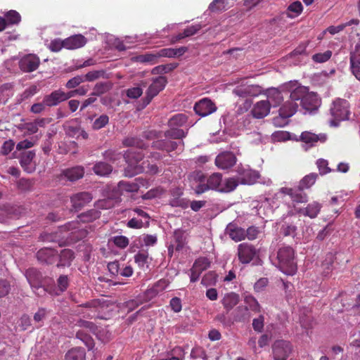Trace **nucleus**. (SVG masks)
Listing matches in <instances>:
<instances>
[{"instance_id":"nucleus-1","label":"nucleus","mask_w":360,"mask_h":360,"mask_svg":"<svg viewBox=\"0 0 360 360\" xmlns=\"http://www.w3.org/2000/svg\"><path fill=\"white\" fill-rule=\"evenodd\" d=\"M143 155L139 152H129L126 158L128 161V165L124 170V174L127 177H133L135 175L146 172L155 174L158 172V167L156 165H150L148 161H143L141 164L139 162L143 160Z\"/></svg>"},{"instance_id":"nucleus-2","label":"nucleus","mask_w":360,"mask_h":360,"mask_svg":"<svg viewBox=\"0 0 360 360\" xmlns=\"http://www.w3.org/2000/svg\"><path fill=\"white\" fill-rule=\"evenodd\" d=\"M278 266L284 274L293 275L297 271L295 251L290 246H284L277 252Z\"/></svg>"},{"instance_id":"nucleus-3","label":"nucleus","mask_w":360,"mask_h":360,"mask_svg":"<svg viewBox=\"0 0 360 360\" xmlns=\"http://www.w3.org/2000/svg\"><path fill=\"white\" fill-rule=\"evenodd\" d=\"M330 112L333 117L330 124L337 127L340 122L349 119L350 115L349 103L345 99L338 98L333 102Z\"/></svg>"},{"instance_id":"nucleus-4","label":"nucleus","mask_w":360,"mask_h":360,"mask_svg":"<svg viewBox=\"0 0 360 360\" xmlns=\"http://www.w3.org/2000/svg\"><path fill=\"white\" fill-rule=\"evenodd\" d=\"M237 255L241 264H247L259 257V250L250 243H242L238 245Z\"/></svg>"},{"instance_id":"nucleus-5","label":"nucleus","mask_w":360,"mask_h":360,"mask_svg":"<svg viewBox=\"0 0 360 360\" xmlns=\"http://www.w3.org/2000/svg\"><path fill=\"white\" fill-rule=\"evenodd\" d=\"M237 177L240 184L252 185L255 184L260 177L259 173L250 169L249 167L238 166L237 167Z\"/></svg>"},{"instance_id":"nucleus-6","label":"nucleus","mask_w":360,"mask_h":360,"mask_svg":"<svg viewBox=\"0 0 360 360\" xmlns=\"http://www.w3.org/2000/svg\"><path fill=\"white\" fill-rule=\"evenodd\" d=\"M274 360H286L292 352L290 342L284 340L275 341L272 346Z\"/></svg>"},{"instance_id":"nucleus-7","label":"nucleus","mask_w":360,"mask_h":360,"mask_svg":"<svg viewBox=\"0 0 360 360\" xmlns=\"http://www.w3.org/2000/svg\"><path fill=\"white\" fill-rule=\"evenodd\" d=\"M304 191L300 189V186L294 188L282 187L279 189V193L289 195L292 203H294V206L296 203H304L308 201V196Z\"/></svg>"},{"instance_id":"nucleus-8","label":"nucleus","mask_w":360,"mask_h":360,"mask_svg":"<svg viewBox=\"0 0 360 360\" xmlns=\"http://www.w3.org/2000/svg\"><path fill=\"white\" fill-rule=\"evenodd\" d=\"M93 200V196L89 192H79L70 197L72 210L78 212L87 205Z\"/></svg>"},{"instance_id":"nucleus-9","label":"nucleus","mask_w":360,"mask_h":360,"mask_svg":"<svg viewBox=\"0 0 360 360\" xmlns=\"http://www.w3.org/2000/svg\"><path fill=\"white\" fill-rule=\"evenodd\" d=\"M167 82L166 77L163 76H159L153 81L146 91L145 98L146 105L149 104L152 99L165 88Z\"/></svg>"},{"instance_id":"nucleus-10","label":"nucleus","mask_w":360,"mask_h":360,"mask_svg":"<svg viewBox=\"0 0 360 360\" xmlns=\"http://www.w3.org/2000/svg\"><path fill=\"white\" fill-rule=\"evenodd\" d=\"M297 108V103L290 102V101H286L279 109V117L274 119V124L282 126L283 124L279 123V120L282 119L283 120V124H285L287 122L286 120L296 112Z\"/></svg>"},{"instance_id":"nucleus-11","label":"nucleus","mask_w":360,"mask_h":360,"mask_svg":"<svg viewBox=\"0 0 360 360\" xmlns=\"http://www.w3.org/2000/svg\"><path fill=\"white\" fill-rule=\"evenodd\" d=\"M237 158L233 153L225 151L219 153L215 158L216 166L221 169L232 167L236 162Z\"/></svg>"},{"instance_id":"nucleus-12","label":"nucleus","mask_w":360,"mask_h":360,"mask_svg":"<svg viewBox=\"0 0 360 360\" xmlns=\"http://www.w3.org/2000/svg\"><path fill=\"white\" fill-rule=\"evenodd\" d=\"M194 110L198 115L205 117L215 112L217 106L210 99L205 98L195 104Z\"/></svg>"},{"instance_id":"nucleus-13","label":"nucleus","mask_w":360,"mask_h":360,"mask_svg":"<svg viewBox=\"0 0 360 360\" xmlns=\"http://www.w3.org/2000/svg\"><path fill=\"white\" fill-rule=\"evenodd\" d=\"M39 63L40 60L38 56L34 54H27L20 59L19 66L23 72H31L38 68Z\"/></svg>"},{"instance_id":"nucleus-14","label":"nucleus","mask_w":360,"mask_h":360,"mask_svg":"<svg viewBox=\"0 0 360 360\" xmlns=\"http://www.w3.org/2000/svg\"><path fill=\"white\" fill-rule=\"evenodd\" d=\"M36 257L37 260L42 264H52L58 258V252L52 248H44L37 252Z\"/></svg>"},{"instance_id":"nucleus-15","label":"nucleus","mask_w":360,"mask_h":360,"mask_svg":"<svg viewBox=\"0 0 360 360\" xmlns=\"http://www.w3.org/2000/svg\"><path fill=\"white\" fill-rule=\"evenodd\" d=\"M350 69L353 75L360 82V44L355 46V50L351 52Z\"/></svg>"},{"instance_id":"nucleus-16","label":"nucleus","mask_w":360,"mask_h":360,"mask_svg":"<svg viewBox=\"0 0 360 360\" xmlns=\"http://www.w3.org/2000/svg\"><path fill=\"white\" fill-rule=\"evenodd\" d=\"M179 143L181 144L184 147V142L183 141L177 143L176 141L166 140V139H160L155 141H153L152 143V147L161 150H165L168 153L172 152L177 149Z\"/></svg>"},{"instance_id":"nucleus-17","label":"nucleus","mask_w":360,"mask_h":360,"mask_svg":"<svg viewBox=\"0 0 360 360\" xmlns=\"http://www.w3.org/2000/svg\"><path fill=\"white\" fill-rule=\"evenodd\" d=\"M87 39L82 34H74L64 39L65 48L67 49H77L83 47Z\"/></svg>"},{"instance_id":"nucleus-18","label":"nucleus","mask_w":360,"mask_h":360,"mask_svg":"<svg viewBox=\"0 0 360 360\" xmlns=\"http://www.w3.org/2000/svg\"><path fill=\"white\" fill-rule=\"evenodd\" d=\"M25 276L32 288L38 289L41 286L43 276L41 273L37 269H28L25 272Z\"/></svg>"},{"instance_id":"nucleus-19","label":"nucleus","mask_w":360,"mask_h":360,"mask_svg":"<svg viewBox=\"0 0 360 360\" xmlns=\"http://www.w3.org/2000/svg\"><path fill=\"white\" fill-rule=\"evenodd\" d=\"M141 181V179L140 178L136 179L134 182L120 181L117 184L118 191L121 195L129 193H137L140 188L138 182Z\"/></svg>"},{"instance_id":"nucleus-20","label":"nucleus","mask_w":360,"mask_h":360,"mask_svg":"<svg viewBox=\"0 0 360 360\" xmlns=\"http://www.w3.org/2000/svg\"><path fill=\"white\" fill-rule=\"evenodd\" d=\"M226 233L236 242L245 238V230L236 224L230 223L226 229Z\"/></svg>"},{"instance_id":"nucleus-21","label":"nucleus","mask_w":360,"mask_h":360,"mask_svg":"<svg viewBox=\"0 0 360 360\" xmlns=\"http://www.w3.org/2000/svg\"><path fill=\"white\" fill-rule=\"evenodd\" d=\"M270 111V104L269 101H260L255 104L252 109V116L257 119L266 117Z\"/></svg>"},{"instance_id":"nucleus-22","label":"nucleus","mask_w":360,"mask_h":360,"mask_svg":"<svg viewBox=\"0 0 360 360\" xmlns=\"http://www.w3.org/2000/svg\"><path fill=\"white\" fill-rule=\"evenodd\" d=\"M84 169L82 166H76L63 170L61 176L70 181H75L84 176Z\"/></svg>"},{"instance_id":"nucleus-23","label":"nucleus","mask_w":360,"mask_h":360,"mask_svg":"<svg viewBox=\"0 0 360 360\" xmlns=\"http://www.w3.org/2000/svg\"><path fill=\"white\" fill-rule=\"evenodd\" d=\"M294 207L297 213L302 214L304 216L310 217L311 219H314L316 217L320 212L321 205L317 202H313L308 204V205L304 209L297 208L295 205H294Z\"/></svg>"},{"instance_id":"nucleus-24","label":"nucleus","mask_w":360,"mask_h":360,"mask_svg":"<svg viewBox=\"0 0 360 360\" xmlns=\"http://www.w3.org/2000/svg\"><path fill=\"white\" fill-rule=\"evenodd\" d=\"M44 98L45 104L49 108L56 106L64 102L61 89L54 90L51 94L45 95Z\"/></svg>"},{"instance_id":"nucleus-25","label":"nucleus","mask_w":360,"mask_h":360,"mask_svg":"<svg viewBox=\"0 0 360 360\" xmlns=\"http://www.w3.org/2000/svg\"><path fill=\"white\" fill-rule=\"evenodd\" d=\"M280 224L281 232L284 236H295L297 226L292 220H287L286 217H282Z\"/></svg>"},{"instance_id":"nucleus-26","label":"nucleus","mask_w":360,"mask_h":360,"mask_svg":"<svg viewBox=\"0 0 360 360\" xmlns=\"http://www.w3.org/2000/svg\"><path fill=\"white\" fill-rule=\"evenodd\" d=\"M299 322L301 327L306 330V333L309 335V330L312 329L314 318L311 312L308 310H304L300 314Z\"/></svg>"},{"instance_id":"nucleus-27","label":"nucleus","mask_w":360,"mask_h":360,"mask_svg":"<svg viewBox=\"0 0 360 360\" xmlns=\"http://www.w3.org/2000/svg\"><path fill=\"white\" fill-rule=\"evenodd\" d=\"M188 49L186 46H181L178 49H172V48H165L162 49L158 51V54L160 58L161 57H167V58H174L179 57L184 55Z\"/></svg>"},{"instance_id":"nucleus-28","label":"nucleus","mask_w":360,"mask_h":360,"mask_svg":"<svg viewBox=\"0 0 360 360\" xmlns=\"http://www.w3.org/2000/svg\"><path fill=\"white\" fill-rule=\"evenodd\" d=\"M75 258L74 252L70 249L63 250L59 255V262L57 267L70 266Z\"/></svg>"},{"instance_id":"nucleus-29","label":"nucleus","mask_w":360,"mask_h":360,"mask_svg":"<svg viewBox=\"0 0 360 360\" xmlns=\"http://www.w3.org/2000/svg\"><path fill=\"white\" fill-rule=\"evenodd\" d=\"M283 100V96L279 90L276 89H272L268 91L267 100L269 102L270 108L278 106Z\"/></svg>"},{"instance_id":"nucleus-30","label":"nucleus","mask_w":360,"mask_h":360,"mask_svg":"<svg viewBox=\"0 0 360 360\" xmlns=\"http://www.w3.org/2000/svg\"><path fill=\"white\" fill-rule=\"evenodd\" d=\"M319 103V100L317 96L314 94L307 93V94L304 97L302 102L300 105L307 110H313L317 106Z\"/></svg>"},{"instance_id":"nucleus-31","label":"nucleus","mask_w":360,"mask_h":360,"mask_svg":"<svg viewBox=\"0 0 360 360\" xmlns=\"http://www.w3.org/2000/svg\"><path fill=\"white\" fill-rule=\"evenodd\" d=\"M94 172L101 176L109 175L112 172V167L105 162H97L93 167Z\"/></svg>"},{"instance_id":"nucleus-32","label":"nucleus","mask_w":360,"mask_h":360,"mask_svg":"<svg viewBox=\"0 0 360 360\" xmlns=\"http://www.w3.org/2000/svg\"><path fill=\"white\" fill-rule=\"evenodd\" d=\"M65 360H85L86 352L82 347H74L65 354Z\"/></svg>"},{"instance_id":"nucleus-33","label":"nucleus","mask_w":360,"mask_h":360,"mask_svg":"<svg viewBox=\"0 0 360 360\" xmlns=\"http://www.w3.org/2000/svg\"><path fill=\"white\" fill-rule=\"evenodd\" d=\"M174 238L176 243V250L180 251L186 244L187 234L186 231L176 229L174 232Z\"/></svg>"},{"instance_id":"nucleus-34","label":"nucleus","mask_w":360,"mask_h":360,"mask_svg":"<svg viewBox=\"0 0 360 360\" xmlns=\"http://www.w3.org/2000/svg\"><path fill=\"white\" fill-rule=\"evenodd\" d=\"M308 91L306 87L302 86H297L290 93V101L297 103V101H300V104H301L304 97H305Z\"/></svg>"},{"instance_id":"nucleus-35","label":"nucleus","mask_w":360,"mask_h":360,"mask_svg":"<svg viewBox=\"0 0 360 360\" xmlns=\"http://www.w3.org/2000/svg\"><path fill=\"white\" fill-rule=\"evenodd\" d=\"M250 317L249 309L247 306H239L234 311V321L236 322H245Z\"/></svg>"},{"instance_id":"nucleus-36","label":"nucleus","mask_w":360,"mask_h":360,"mask_svg":"<svg viewBox=\"0 0 360 360\" xmlns=\"http://www.w3.org/2000/svg\"><path fill=\"white\" fill-rule=\"evenodd\" d=\"M101 217V212L96 209H91L80 214L78 217L83 223L91 222Z\"/></svg>"},{"instance_id":"nucleus-37","label":"nucleus","mask_w":360,"mask_h":360,"mask_svg":"<svg viewBox=\"0 0 360 360\" xmlns=\"http://www.w3.org/2000/svg\"><path fill=\"white\" fill-rule=\"evenodd\" d=\"M169 129L164 132V136L166 138L172 139H183L187 135V131H184L181 129L169 127Z\"/></svg>"},{"instance_id":"nucleus-38","label":"nucleus","mask_w":360,"mask_h":360,"mask_svg":"<svg viewBox=\"0 0 360 360\" xmlns=\"http://www.w3.org/2000/svg\"><path fill=\"white\" fill-rule=\"evenodd\" d=\"M188 121V116L186 114L178 113L173 115L168 121L169 127L179 128L186 124Z\"/></svg>"},{"instance_id":"nucleus-39","label":"nucleus","mask_w":360,"mask_h":360,"mask_svg":"<svg viewBox=\"0 0 360 360\" xmlns=\"http://www.w3.org/2000/svg\"><path fill=\"white\" fill-rule=\"evenodd\" d=\"M229 8L227 0H213L208 6L212 13H222Z\"/></svg>"},{"instance_id":"nucleus-40","label":"nucleus","mask_w":360,"mask_h":360,"mask_svg":"<svg viewBox=\"0 0 360 360\" xmlns=\"http://www.w3.org/2000/svg\"><path fill=\"white\" fill-rule=\"evenodd\" d=\"M112 88V84L110 82H101L95 84L93 92L91 96H100L107 93Z\"/></svg>"},{"instance_id":"nucleus-41","label":"nucleus","mask_w":360,"mask_h":360,"mask_svg":"<svg viewBox=\"0 0 360 360\" xmlns=\"http://www.w3.org/2000/svg\"><path fill=\"white\" fill-rule=\"evenodd\" d=\"M317 178L318 174L316 173H310L300 181L298 186L300 189H308L315 184Z\"/></svg>"},{"instance_id":"nucleus-42","label":"nucleus","mask_w":360,"mask_h":360,"mask_svg":"<svg viewBox=\"0 0 360 360\" xmlns=\"http://www.w3.org/2000/svg\"><path fill=\"white\" fill-rule=\"evenodd\" d=\"M138 60L141 63H148L150 64H156L159 61L158 51H153L150 53H146L138 56Z\"/></svg>"},{"instance_id":"nucleus-43","label":"nucleus","mask_w":360,"mask_h":360,"mask_svg":"<svg viewBox=\"0 0 360 360\" xmlns=\"http://www.w3.org/2000/svg\"><path fill=\"white\" fill-rule=\"evenodd\" d=\"M240 184L238 177L228 178L224 180V183L221 185L219 191L221 192L229 193L233 191Z\"/></svg>"},{"instance_id":"nucleus-44","label":"nucleus","mask_w":360,"mask_h":360,"mask_svg":"<svg viewBox=\"0 0 360 360\" xmlns=\"http://www.w3.org/2000/svg\"><path fill=\"white\" fill-rule=\"evenodd\" d=\"M222 175L220 173H214L209 176L207 179V182L210 189H218L221 187Z\"/></svg>"},{"instance_id":"nucleus-45","label":"nucleus","mask_w":360,"mask_h":360,"mask_svg":"<svg viewBox=\"0 0 360 360\" xmlns=\"http://www.w3.org/2000/svg\"><path fill=\"white\" fill-rule=\"evenodd\" d=\"M222 302L224 307L230 310L239 302V296L238 294H225Z\"/></svg>"},{"instance_id":"nucleus-46","label":"nucleus","mask_w":360,"mask_h":360,"mask_svg":"<svg viewBox=\"0 0 360 360\" xmlns=\"http://www.w3.org/2000/svg\"><path fill=\"white\" fill-rule=\"evenodd\" d=\"M76 338L82 340L84 345L87 347L89 350H91L94 347V341L93 338L84 331L79 330L76 333Z\"/></svg>"},{"instance_id":"nucleus-47","label":"nucleus","mask_w":360,"mask_h":360,"mask_svg":"<svg viewBox=\"0 0 360 360\" xmlns=\"http://www.w3.org/2000/svg\"><path fill=\"white\" fill-rule=\"evenodd\" d=\"M4 18L6 20V25H18L21 21V16L18 12L15 10H11L6 13Z\"/></svg>"},{"instance_id":"nucleus-48","label":"nucleus","mask_w":360,"mask_h":360,"mask_svg":"<svg viewBox=\"0 0 360 360\" xmlns=\"http://www.w3.org/2000/svg\"><path fill=\"white\" fill-rule=\"evenodd\" d=\"M300 140L307 144H309L310 146H313L315 143L321 140V138L311 132L304 131L301 134Z\"/></svg>"},{"instance_id":"nucleus-49","label":"nucleus","mask_w":360,"mask_h":360,"mask_svg":"<svg viewBox=\"0 0 360 360\" xmlns=\"http://www.w3.org/2000/svg\"><path fill=\"white\" fill-rule=\"evenodd\" d=\"M210 266V261L207 257H200L198 258L193 266L194 267L195 271H198L200 272H202L203 271L208 269Z\"/></svg>"},{"instance_id":"nucleus-50","label":"nucleus","mask_w":360,"mask_h":360,"mask_svg":"<svg viewBox=\"0 0 360 360\" xmlns=\"http://www.w3.org/2000/svg\"><path fill=\"white\" fill-rule=\"evenodd\" d=\"M303 6L300 1L292 3L288 8V16L293 18L298 16L302 11Z\"/></svg>"},{"instance_id":"nucleus-51","label":"nucleus","mask_w":360,"mask_h":360,"mask_svg":"<svg viewBox=\"0 0 360 360\" xmlns=\"http://www.w3.org/2000/svg\"><path fill=\"white\" fill-rule=\"evenodd\" d=\"M122 143L127 147H136L138 148H146L147 147L143 141L136 137H127L123 140Z\"/></svg>"},{"instance_id":"nucleus-52","label":"nucleus","mask_w":360,"mask_h":360,"mask_svg":"<svg viewBox=\"0 0 360 360\" xmlns=\"http://www.w3.org/2000/svg\"><path fill=\"white\" fill-rule=\"evenodd\" d=\"M106 72L103 70H94L83 75L84 81L94 82L99 78H105Z\"/></svg>"},{"instance_id":"nucleus-53","label":"nucleus","mask_w":360,"mask_h":360,"mask_svg":"<svg viewBox=\"0 0 360 360\" xmlns=\"http://www.w3.org/2000/svg\"><path fill=\"white\" fill-rule=\"evenodd\" d=\"M134 262L141 268L148 267V255L147 253L139 252L134 256Z\"/></svg>"},{"instance_id":"nucleus-54","label":"nucleus","mask_w":360,"mask_h":360,"mask_svg":"<svg viewBox=\"0 0 360 360\" xmlns=\"http://www.w3.org/2000/svg\"><path fill=\"white\" fill-rule=\"evenodd\" d=\"M108 122L109 117L107 115L103 114L94 120L92 128L94 130H99L105 127Z\"/></svg>"},{"instance_id":"nucleus-55","label":"nucleus","mask_w":360,"mask_h":360,"mask_svg":"<svg viewBox=\"0 0 360 360\" xmlns=\"http://www.w3.org/2000/svg\"><path fill=\"white\" fill-rule=\"evenodd\" d=\"M169 284L168 279L162 278L157 281L147 292H160L165 290Z\"/></svg>"},{"instance_id":"nucleus-56","label":"nucleus","mask_w":360,"mask_h":360,"mask_svg":"<svg viewBox=\"0 0 360 360\" xmlns=\"http://www.w3.org/2000/svg\"><path fill=\"white\" fill-rule=\"evenodd\" d=\"M316 165L319 169V174L323 176L331 172L332 169L328 167V160L320 158L316 160Z\"/></svg>"},{"instance_id":"nucleus-57","label":"nucleus","mask_w":360,"mask_h":360,"mask_svg":"<svg viewBox=\"0 0 360 360\" xmlns=\"http://www.w3.org/2000/svg\"><path fill=\"white\" fill-rule=\"evenodd\" d=\"M83 82H84L83 75H77L66 82L65 87L68 89H75Z\"/></svg>"},{"instance_id":"nucleus-58","label":"nucleus","mask_w":360,"mask_h":360,"mask_svg":"<svg viewBox=\"0 0 360 360\" xmlns=\"http://www.w3.org/2000/svg\"><path fill=\"white\" fill-rule=\"evenodd\" d=\"M178 66V63H169L166 65H160L154 68V70L157 72V73L159 74H163V73H168L172 70H174L175 68H176Z\"/></svg>"},{"instance_id":"nucleus-59","label":"nucleus","mask_w":360,"mask_h":360,"mask_svg":"<svg viewBox=\"0 0 360 360\" xmlns=\"http://www.w3.org/2000/svg\"><path fill=\"white\" fill-rule=\"evenodd\" d=\"M75 325L79 327L88 328L93 333H96L98 330V326L95 323L81 319L77 320Z\"/></svg>"},{"instance_id":"nucleus-60","label":"nucleus","mask_w":360,"mask_h":360,"mask_svg":"<svg viewBox=\"0 0 360 360\" xmlns=\"http://www.w3.org/2000/svg\"><path fill=\"white\" fill-rule=\"evenodd\" d=\"M103 158L106 161L115 162L121 158V153L113 150H108L103 153Z\"/></svg>"},{"instance_id":"nucleus-61","label":"nucleus","mask_w":360,"mask_h":360,"mask_svg":"<svg viewBox=\"0 0 360 360\" xmlns=\"http://www.w3.org/2000/svg\"><path fill=\"white\" fill-rule=\"evenodd\" d=\"M35 157V153L33 151H27L22 154L20 157V165L22 167L29 165L34 158Z\"/></svg>"},{"instance_id":"nucleus-62","label":"nucleus","mask_w":360,"mask_h":360,"mask_svg":"<svg viewBox=\"0 0 360 360\" xmlns=\"http://www.w3.org/2000/svg\"><path fill=\"white\" fill-rule=\"evenodd\" d=\"M245 302L248 305L249 310H252L253 311H259L260 306L257 301V300L252 297V295L246 296L245 298Z\"/></svg>"},{"instance_id":"nucleus-63","label":"nucleus","mask_w":360,"mask_h":360,"mask_svg":"<svg viewBox=\"0 0 360 360\" xmlns=\"http://www.w3.org/2000/svg\"><path fill=\"white\" fill-rule=\"evenodd\" d=\"M217 281V274L213 271L206 274L201 281V283L205 286L212 285Z\"/></svg>"},{"instance_id":"nucleus-64","label":"nucleus","mask_w":360,"mask_h":360,"mask_svg":"<svg viewBox=\"0 0 360 360\" xmlns=\"http://www.w3.org/2000/svg\"><path fill=\"white\" fill-rule=\"evenodd\" d=\"M332 56V52L330 51H326L324 53H316L312 56V59L316 63H324L328 60Z\"/></svg>"}]
</instances>
